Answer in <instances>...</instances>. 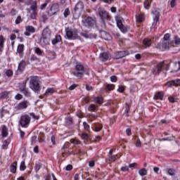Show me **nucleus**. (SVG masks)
I'll return each mask as SVG.
<instances>
[{
    "mask_svg": "<svg viewBox=\"0 0 180 180\" xmlns=\"http://www.w3.org/2000/svg\"><path fill=\"white\" fill-rule=\"evenodd\" d=\"M65 30L66 33V37L69 40H77V39H79V37L78 36V30H77V28L68 27Z\"/></svg>",
    "mask_w": 180,
    "mask_h": 180,
    "instance_id": "obj_1",
    "label": "nucleus"
},
{
    "mask_svg": "<svg viewBox=\"0 0 180 180\" xmlns=\"http://www.w3.org/2000/svg\"><path fill=\"white\" fill-rule=\"evenodd\" d=\"M51 39V31H50L48 28H46L43 30L42 37L40 39L41 44L44 46H47L50 43V40Z\"/></svg>",
    "mask_w": 180,
    "mask_h": 180,
    "instance_id": "obj_2",
    "label": "nucleus"
},
{
    "mask_svg": "<svg viewBox=\"0 0 180 180\" xmlns=\"http://www.w3.org/2000/svg\"><path fill=\"white\" fill-rule=\"evenodd\" d=\"M30 88L34 92L40 91V84H39V77L37 76L30 77Z\"/></svg>",
    "mask_w": 180,
    "mask_h": 180,
    "instance_id": "obj_3",
    "label": "nucleus"
},
{
    "mask_svg": "<svg viewBox=\"0 0 180 180\" xmlns=\"http://www.w3.org/2000/svg\"><path fill=\"white\" fill-rule=\"evenodd\" d=\"M30 116L27 115H22L20 118L19 124L21 127H29V124H30Z\"/></svg>",
    "mask_w": 180,
    "mask_h": 180,
    "instance_id": "obj_4",
    "label": "nucleus"
},
{
    "mask_svg": "<svg viewBox=\"0 0 180 180\" xmlns=\"http://www.w3.org/2000/svg\"><path fill=\"white\" fill-rule=\"evenodd\" d=\"M84 72L85 70L84 68V65L78 64L75 66V70L73 72V75H75V77H77V78H82Z\"/></svg>",
    "mask_w": 180,
    "mask_h": 180,
    "instance_id": "obj_5",
    "label": "nucleus"
},
{
    "mask_svg": "<svg viewBox=\"0 0 180 180\" xmlns=\"http://www.w3.org/2000/svg\"><path fill=\"white\" fill-rule=\"evenodd\" d=\"M83 26L86 27H92L96 25V19L91 17H86L82 20Z\"/></svg>",
    "mask_w": 180,
    "mask_h": 180,
    "instance_id": "obj_6",
    "label": "nucleus"
},
{
    "mask_svg": "<svg viewBox=\"0 0 180 180\" xmlns=\"http://www.w3.org/2000/svg\"><path fill=\"white\" fill-rule=\"evenodd\" d=\"M98 12L103 25H105V21H103L104 19H106L107 20H110V16H109V13H108V11H105V9L99 8Z\"/></svg>",
    "mask_w": 180,
    "mask_h": 180,
    "instance_id": "obj_7",
    "label": "nucleus"
},
{
    "mask_svg": "<svg viewBox=\"0 0 180 180\" xmlns=\"http://www.w3.org/2000/svg\"><path fill=\"white\" fill-rule=\"evenodd\" d=\"M60 11V5L58 4L55 3L53 4L49 10L48 11V15L50 16H53L54 15H56L57 12Z\"/></svg>",
    "mask_w": 180,
    "mask_h": 180,
    "instance_id": "obj_8",
    "label": "nucleus"
},
{
    "mask_svg": "<svg viewBox=\"0 0 180 180\" xmlns=\"http://www.w3.org/2000/svg\"><path fill=\"white\" fill-rule=\"evenodd\" d=\"M84 8L85 6L84 5V2L79 1L75 4V12H76V13H78L79 15H81Z\"/></svg>",
    "mask_w": 180,
    "mask_h": 180,
    "instance_id": "obj_9",
    "label": "nucleus"
},
{
    "mask_svg": "<svg viewBox=\"0 0 180 180\" xmlns=\"http://www.w3.org/2000/svg\"><path fill=\"white\" fill-rule=\"evenodd\" d=\"M162 67H164V61L159 63L156 66H155L152 70V73L154 75H157V74H160V72L162 71Z\"/></svg>",
    "mask_w": 180,
    "mask_h": 180,
    "instance_id": "obj_10",
    "label": "nucleus"
},
{
    "mask_svg": "<svg viewBox=\"0 0 180 180\" xmlns=\"http://www.w3.org/2000/svg\"><path fill=\"white\" fill-rule=\"evenodd\" d=\"M29 106V101H24L20 102L16 107L18 110H22V109H26Z\"/></svg>",
    "mask_w": 180,
    "mask_h": 180,
    "instance_id": "obj_11",
    "label": "nucleus"
},
{
    "mask_svg": "<svg viewBox=\"0 0 180 180\" xmlns=\"http://www.w3.org/2000/svg\"><path fill=\"white\" fill-rule=\"evenodd\" d=\"M34 32H36V29H34L33 26L28 25L25 27L24 34L25 36H30V34L34 33Z\"/></svg>",
    "mask_w": 180,
    "mask_h": 180,
    "instance_id": "obj_12",
    "label": "nucleus"
},
{
    "mask_svg": "<svg viewBox=\"0 0 180 180\" xmlns=\"http://www.w3.org/2000/svg\"><path fill=\"white\" fill-rule=\"evenodd\" d=\"M108 58H110V55L108 52L100 54V60H101V61H108Z\"/></svg>",
    "mask_w": 180,
    "mask_h": 180,
    "instance_id": "obj_13",
    "label": "nucleus"
},
{
    "mask_svg": "<svg viewBox=\"0 0 180 180\" xmlns=\"http://www.w3.org/2000/svg\"><path fill=\"white\" fill-rule=\"evenodd\" d=\"M117 26L119 27V29H120L122 33H126V32H127V28L124 27V25H123L122 20L117 21Z\"/></svg>",
    "mask_w": 180,
    "mask_h": 180,
    "instance_id": "obj_14",
    "label": "nucleus"
},
{
    "mask_svg": "<svg viewBox=\"0 0 180 180\" xmlns=\"http://www.w3.org/2000/svg\"><path fill=\"white\" fill-rule=\"evenodd\" d=\"M127 54H126V51H121L119 52H117L115 53V60H119L120 58H123V57H126Z\"/></svg>",
    "mask_w": 180,
    "mask_h": 180,
    "instance_id": "obj_15",
    "label": "nucleus"
},
{
    "mask_svg": "<svg viewBox=\"0 0 180 180\" xmlns=\"http://www.w3.org/2000/svg\"><path fill=\"white\" fill-rule=\"evenodd\" d=\"M154 23H158L160 22V11H155L153 12Z\"/></svg>",
    "mask_w": 180,
    "mask_h": 180,
    "instance_id": "obj_16",
    "label": "nucleus"
},
{
    "mask_svg": "<svg viewBox=\"0 0 180 180\" xmlns=\"http://www.w3.org/2000/svg\"><path fill=\"white\" fill-rule=\"evenodd\" d=\"M92 101L95 102V103H98V105H102L103 103V98L102 96H97V97H94L92 98Z\"/></svg>",
    "mask_w": 180,
    "mask_h": 180,
    "instance_id": "obj_17",
    "label": "nucleus"
},
{
    "mask_svg": "<svg viewBox=\"0 0 180 180\" xmlns=\"http://www.w3.org/2000/svg\"><path fill=\"white\" fill-rule=\"evenodd\" d=\"M18 169V162H14L10 166V172L12 174H16V169Z\"/></svg>",
    "mask_w": 180,
    "mask_h": 180,
    "instance_id": "obj_18",
    "label": "nucleus"
},
{
    "mask_svg": "<svg viewBox=\"0 0 180 180\" xmlns=\"http://www.w3.org/2000/svg\"><path fill=\"white\" fill-rule=\"evenodd\" d=\"M27 81H29V78H27L26 81L23 82L22 83L19 84L20 92H23L24 90L27 89V88H26V83Z\"/></svg>",
    "mask_w": 180,
    "mask_h": 180,
    "instance_id": "obj_19",
    "label": "nucleus"
},
{
    "mask_svg": "<svg viewBox=\"0 0 180 180\" xmlns=\"http://www.w3.org/2000/svg\"><path fill=\"white\" fill-rule=\"evenodd\" d=\"M24 49H25V45H23V44L18 45V49H17V52L18 53L20 57H21V58L23 57Z\"/></svg>",
    "mask_w": 180,
    "mask_h": 180,
    "instance_id": "obj_20",
    "label": "nucleus"
},
{
    "mask_svg": "<svg viewBox=\"0 0 180 180\" xmlns=\"http://www.w3.org/2000/svg\"><path fill=\"white\" fill-rule=\"evenodd\" d=\"M155 99H160V101H162L164 99V93L162 91H158L155 94Z\"/></svg>",
    "mask_w": 180,
    "mask_h": 180,
    "instance_id": "obj_21",
    "label": "nucleus"
},
{
    "mask_svg": "<svg viewBox=\"0 0 180 180\" xmlns=\"http://www.w3.org/2000/svg\"><path fill=\"white\" fill-rule=\"evenodd\" d=\"M93 127H94V131H101L102 130V124L99 123L93 124Z\"/></svg>",
    "mask_w": 180,
    "mask_h": 180,
    "instance_id": "obj_22",
    "label": "nucleus"
},
{
    "mask_svg": "<svg viewBox=\"0 0 180 180\" xmlns=\"http://www.w3.org/2000/svg\"><path fill=\"white\" fill-rule=\"evenodd\" d=\"M25 67H26V62H25V60H21L18 65V71H23Z\"/></svg>",
    "mask_w": 180,
    "mask_h": 180,
    "instance_id": "obj_23",
    "label": "nucleus"
},
{
    "mask_svg": "<svg viewBox=\"0 0 180 180\" xmlns=\"http://www.w3.org/2000/svg\"><path fill=\"white\" fill-rule=\"evenodd\" d=\"M1 134L3 137H8V128L6 125L2 126Z\"/></svg>",
    "mask_w": 180,
    "mask_h": 180,
    "instance_id": "obj_24",
    "label": "nucleus"
},
{
    "mask_svg": "<svg viewBox=\"0 0 180 180\" xmlns=\"http://www.w3.org/2000/svg\"><path fill=\"white\" fill-rule=\"evenodd\" d=\"M167 174L170 176H175V175H176V170H175V169H172V168L168 169Z\"/></svg>",
    "mask_w": 180,
    "mask_h": 180,
    "instance_id": "obj_25",
    "label": "nucleus"
},
{
    "mask_svg": "<svg viewBox=\"0 0 180 180\" xmlns=\"http://www.w3.org/2000/svg\"><path fill=\"white\" fill-rule=\"evenodd\" d=\"M30 9H31V11H37V2L36 1H33L31 3Z\"/></svg>",
    "mask_w": 180,
    "mask_h": 180,
    "instance_id": "obj_26",
    "label": "nucleus"
},
{
    "mask_svg": "<svg viewBox=\"0 0 180 180\" xmlns=\"http://www.w3.org/2000/svg\"><path fill=\"white\" fill-rule=\"evenodd\" d=\"M54 92H56L54 88H48L45 92V96H49L50 95H52V94H54Z\"/></svg>",
    "mask_w": 180,
    "mask_h": 180,
    "instance_id": "obj_27",
    "label": "nucleus"
},
{
    "mask_svg": "<svg viewBox=\"0 0 180 180\" xmlns=\"http://www.w3.org/2000/svg\"><path fill=\"white\" fill-rule=\"evenodd\" d=\"M143 46H145V47H150L151 46V39H145L143 41Z\"/></svg>",
    "mask_w": 180,
    "mask_h": 180,
    "instance_id": "obj_28",
    "label": "nucleus"
},
{
    "mask_svg": "<svg viewBox=\"0 0 180 180\" xmlns=\"http://www.w3.org/2000/svg\"><path fill=\"white\" fill-rule=\"evenodd\" d=\"M5 43V38H4V36L0 35V51H2L4 49V44Z\"/></svg>",
    "mask_w": 180,
    "mask_h": 180,
    "instance_id": "obj_29",
    "label": "nucleus"
},
{
    "mask_svg": "<svg viewBox=\"0 0 180 180\" xmlns=\"http://www.w3.org/2000/svg\"><path fill=\"white\" fill-rule=\"evenodd\" d=\"M60 41H61V36L56 35L55 39L52 40V44H57V43H60Z\"/></svg>",
    "mask_w": 180,
    "mask_h": 180,
    "instance_id": "obj_30",
    "label": "nucleus"
},
{
    "mask_svg": "<svg viewBox=\"0 0 180 180\" xmlns=\"http://www.w3.org/2000/svg\"><path fill=\"white\" fill-rule=\"evenodd\" d=\"M48 20H49V17L46 15V13H42L41 15V22L46 23V22H47Z\"/></svg>",
    "mask_w": 180,
    "mask_h": 180,
    "instance_id": "obj_31",
    "label": "nucleus"
},
{
    "mask_svg": "<svg viewBox=\"0 0 180 180\" xmlns=\"http://www.w3.org/2000/svg\"><path fill=\"white\" fill-rule=\"evenodd\" d=\"M106 91H113L115 89V84H108L105 86Z\"/></svg>",
    "mask_w": 180,
    "mask_h": 180,
    "instance_id": "obj_32",
    "label": "nucleus"
},
{
    "mask_svg": "<svg viewBox=\"0 0 180 180\" xmlns=\"http://www.w3.org/2000/svg\"><path fill=\"white\" fill-rule=\"evenodd\" d=\"M102 37L103 39H104L105 40H110V34H109L107 32H102Z\"/></svg>",
    "mask_w": 180,
    "mask_h": 180,
    "instance_id": "obj_33",
    "label": "nucleus"
},
{
    "mask_svg": "<svg viewBox=\"0 0 180 180\" xmlns=\"http://www.w3.org/2000/svg\"><path fill=\"white\" fill-rule=\"evenodd\" d=\"M139 175H141V176H144L147 175V170L145 168H142V169H139Z\"/></svg>",
    "mask_w": 180,
    "mask_h": 180,
    "instance_id": "obj_34",
    "label": "nucleus"
},
{
    "mask_svg": "<svg viewBox=\"0 0 180 180\" xmlns=\"http://www.w3.org/2000/svg\"><path fill=\"white\" fill-rule=\"evenodd\" d=\"M8 95H9V91H4L0 94V99H5V98H8Z\"/></svg>",
    "mask_w": 180,
    "mask_h": 180,
    "instance_id": "obj_35",
    "label": "nucleus"
},
{
    "mask_svg": "<svg viewBox=\"0 0 180 180\" xmlns=\"http://www.w3.org/2000/svg\"><path fill=\"white\" fill-rule=\"evenodd\" d=\"M130 105H129V103H126V106H125V116L127 117H128L129 116V112H130Z\"/></svg>",
    "mask_w": 180,
    "mask_h": 180,
    "instance_id": "obj_36",
    "label": "nucleus"
},
{
    "mask_svg": "<svg viewBox=\"0 0 180 180\" xmlns=\"http://www.w3.org/2000/svg\"><path fill=\"white\" fill-rule=\"evenodd\" d=\"M38 13H39L37 12V11H32L30 15V19H36V18H37Z\"/></svg>",
    "mask_w": 180,
    "mask_h": 180,
    "instance_id": "obj_37",
    "label": "nucleus"
},
{
    "mask_svg": "<svg viewBox=\"0 0 180 180\" xmlns=\"http://www.w3.org/2000/svg\"><path fill=\"white\" fill-rule=\"evenodd\" d=\"M49 3H50V0H46L44 4L40 6V9L41 11H43V9H46V8L47 7V5H49Z\"/></svg>",
    "mask_w": 180,
    "mask_h": 180,
    "instance_id": "obj_38",
    "label": "nucleus"
},
{
    "mask_svg": "<svg viewBox=\"0 0 180 180\" xmlns=\"http://www.w3.org/2000/svg\"><path fill=\"white\" fill-rule=\"evenodd\" d=\"M88 110L89 112H95V110H96V105H95V104H91L89 106Z\"/></svg>",
    "mask_w": 180,
    "mask_h": 180,
    "instance_id": "obj_39",
    "label": "nucleus"
},
{
    "mask_svg": "<svg viewBox=\"0 0 180 180\" xmlns=\"http://www.w3.org/2000/svg\"><path fill=\"white\" fill-rule=\"evenodd\" d=\"M70 13H71V12L70 11V8H65L63 12L64 18H68V16H70Z\"/></svg>",
    "mask_w": 180,
    "mask_h": 180,
    "instance_id": "obj_40",
    "label": "nucleus"
},
{
    "mask_svg": "<svg viewBox=\"0 0 180 180\" xmlns=\"http://www.w3.org/2000/svg\"><path fill=\"white\" fill-rule=\"evenodd\" d=\"M136 20L137 22H143L144 20V15H136Z\"/></svg>",
    "mask_w": 180,
    "mask_h": 180,
    "instance_id": "obj_41",
    "label": "nucleus"
},
{
    "mask_svg": "<svg viewBox=\"0 0 180 180\" xmlns=\"http://www.w3.org/2000/svg\"><path fill=\"white\" fill-rule=\"evenodd\" d=\"M169 37H171L169 34H165L164 36V40L165 41H167V46H169Z\"/></svg>",
    "mask_w": 180,
    "mask_h": 180,
    "instance_id": "obj_42",
    "label": "nucleus"
},
{
    "mask_svg": "<svg viewBox=\"0 0 180 180\" xmlns=\"http://www.w3.org/2000/svg\"><path fill=\"white\" fill-rule=\"evenodd\" d=\"M174 67H175V68H174L175 72H178V71L180 70V61L176 62Z\"/></svg>",
    "mask_w": 180,
    "mask_h": 180,
    "instance_id": "obj_43",
    "label": "nucleus"
},
{
    "mask_svg": "<svg viewBox=\"0 0 180 180\" xmlns=\"http://www.w3.org/2000/svg\"><path fill=\"white\" fill-rule=\"evenodd\" d=\"M21 94H23V95L27 97L30 96V91H29V89H26L25 90L21 91Z\"/></svg>",
    "mask_w": 180,
    "mask_h": 180,
    "instance_id": "obj_44",
    "label": "nucleus"
},
{
    "mask_svg": "<svg viewBox=\"0 0 180 180\" xmlns=\"http://www.w3.org/2000/svg\"><path fill=\"white\" fill-rule=\"evenodd\" d=\"M23 22V20H22V17L20 15H18L15 19V25H20V23H22Z\"/></svg>",
    "mask_w": 180,
    "mask_h": 180,
    "instance_id": "obj_45",
    "label": "nucleus"
},
{
    "mask_svg": "<svg viewBox=\"0 0 180 180\" xmlns=\"http://www.w3.org/2000/svg\"><path fill=\"white\" fill-rule=\"evenodd\" d=\"M20 171H25V169H26V165H25V161H22L20 162Z\"/></svg>",
    "mask_w": 180,
    "mask_h": 180,
    "instance_id": "obj_46",
    "label": "nucleus"
},
{
    "mask_svg": "<svg viewBox=\"0 0 180 180\" xmlns=\"http://www.w3.org/2000/svg\"><path fill=\"white\" fill-rule=\"evenodd\" d=\"M176 82H175V81H170V82H167V83H166V85H167V86H169V88H170V86H175L176 85Z\"/></svg>",
    "mask_w": 180,
    "mask_h": 180,
    "instance_id": "obj_47",
    "label": "nucleus"
},
{
    "mask_svg": "<svg viewBox=\"0 0 180 180\" xmlns=\"http://www.w3.org/2000/svg\"><path fill=\"white\" fill-rule=\"evenodd\" d=\"M80 178H84V176L82 174H81L80 173L79 174H75L74 176V179L75 180H79Z\"/></svg>",
    "mask_w": 180,
    "mask_h": 180,
    "instance_id": "obj_48",
    "label": "nucleus"
},
{
    "mask_svg": "<svg viewBox=\"0 0 180 180\" xmlns=\"http://www.w3.org/2000/svg\"><path fill=\"white\" fill-rule=\"evenodd\" d=\"M150 4H151V2H150V1L146 0L143 4L145 9H148V8H150Z\"/></svg>",
    "mask_w": 180,
    "mask_h": 180,
    "instance_id": "obj_49",
    "label": "nucleus"
},
{
    "mask_svg": "<svg viewBox=\"0 0 180 180\" xmlns=\"http://www.w3.org/2000/svg\"><path fill=\"white\" fill-rule=\"evenodd\" d=\"M70 143H72V144H81V141L78 139H70Z\"/></svg>",
    "mask_w": 180,
    "mask_h": 180,
    "instance_id": "obj_50",
    "label": "nucleus"
},
{
    "mask_svg": "<svg viewBox=\"0 0 180 180\" xmlns=\"http://www.w3.org/2000/svg\"><path fill=\"white\" fill-rule=\"evenodd\" d=\"M96 117H98L94 114L89 115V119L90 122H94V120H95V119H96Z\"/></svg>",
    "mask_w": 180,
    "mask_h": 180,
    "instance_id": "obj_51",
    "label": "nucleus"
},
{
    "mask_svg": "<svg viewBox=\"0 0 180 180\" xmlns=\"http://www.w3.org/2000/svg\"><path fill=\"white\" fill-rule=\"evenodd\" d=\"M124 89H126V86H120L117 89V91L120 92V94H123L124 92Z\"/></svg>",
    "mask_w": 180,
    "mask_h": 180,
    "instance_id": "obj_52",
    "label": "nucleus"
},
{
    "mask_svg": "<svg viewBox=\"0 0 180 180\" xmlns=\"http://www.w3.org/2000/svg\"><path fill=\"white\" fill-rule=\"evenodd\" d=\"M34 51L38 56H41V54H43V52L40 48H35Z\"/></svg>",
    "mask_w": 180,
    "mask_h": 180,
    "instance_id": "obj_53",
    "label": "nucleus"
},
{
    "mask_svg": "<svg viewBox=\"0 0 180 180\" xmlns=\"http://www.w3.org/2000/svg\"><path fill=\"white\" fill-rule=\"evenodd\" d=\"M174 43L177 45L180 44V38L177 35L174 36Z\"/></svg>",
    "mask_w": 180,
    "mask_h": 180,
    "instance_id": "obj_54",
    "label": "nucleus"
},
{
    "mask_svg": "<svg viewBox=\"0 0 180 180\" xmlns=\"http://www.w3.org/2000/svg\"><path fill=\"white\" fill-rule=\"evenodd\" d=\"M17 11L15 8H11L10 11V15L11 16H16Z\"/></svg>",
    "mask_w": 180,
    "mask_h": 180,
    "instance_id": "obj_55",
    "label": "nucleus"
},
{
    "mask_svg": "<svg viewBox=\"0 0 180 180\" xmlns=\"http://www.w3.org/2000/svg\"><path fill=\"white\" fill-rule=\"evenodd\" d=\"M171 8H175L176 6V0H172L170 2Z\"/></svg>",
    "mask_w": 180,
    "mask_h": 180,
    "instance_id": "obj_56",
    "label": "nucleus"
},
{
    "mask_svg": "<svg viewBox=\"0 0 180 180\" xmlns=\"http://www.w3.org/2000/svg\"><path fill=\"white\" fill-rule=\"evenodd\" d=\"M110 79L111 82H116L117 81V77H116L115 75L111 76L110 77Z\"/></svg>",
    "mask_w": 180,
    "mask_h": 180,
    "instance_id": "obj_57",
    "label": "nucleus"
},
{
    "mask_svg": "<svg viewBox=\"0 0 180 180\" xmlns=\"http://www.w3.org/2000/svg\"><path fill=\"white\" fill-rule=\"evenodd\" d=\"M22 98H23V96H22V94H18L15 96V99H16V101H20V99H22Z\"/></svg>",
    "mask_w": 180,
    "mask_h": 180,
    "instance_id": "obj_58",
    "label": "nucleus"
},
{
    "mask_svg": "<svg viewBox=\"0 0 180 180\" xmlns=\"http://www.w3.org/2000/svg\"><path fill=\"white\" fill-rule=\"evenodd\" d=\"M13 75V72H12V70H6V75H7V77H12Z\"/></svg>",
    "mask_w": 180,
    "mask_h": 180,
    "instance_id": "obj_59",
    "label": "nucleus"
},
{
    "mask_svg": "<svg viewBox=\"0 0 180 180\" xmlns=\"http://www.w3.org/2000/svg\"><path fill=\"white\" fill-rule=\"evenodd\" d=\"M109 161H112V162H115V161H116V155L110 156Z\"/></svg>",
    "mask_w": 180,
    "mask_h": 180,
    "instance_id": "obj_60",
    "label": "nucleus"
},
{
    "mask_svg": "<svg viewBox=\"0 0 180 180\" xmlns=\"http://www.w3.org/2000/svg\"><path fill=\"white\" fill-rule=\"evenodd\" d=\"M30 116H31L32 117H33V119H35L36 120H39V116L34 115V113L33 112L30 113Z\"/></svg>",
    "mask_w": 180,
    "mask_h": 180,
    "instance_id": "obj_61",
    "label": "nucleus"
},
{
    "mask_svg": "<svg viewBox=\"0 0 180 180\" xmlns=\"http://www.w3.org/2000/svg\"><path fill=\"white\" fill-rule=\"evenodd\" d=\"M89 137L88 134H82V139H83V140H88Z\"/></svg>",
    "mask_w": 180,
    "mask_h": 180,
    "instance_id": "obj_62",
    "label": "nucleus"
},
{
    "mask_svg": "<svg viewBox=\"0 0 180 180\" xmlns=\"http://www.w3.org/2000/svg\"><path fill=\"white\" fill-rule=\"evenodd\" d=\"M84 125V129H86V131L89 130V125L86 122L83 123Z\"/></svg>",
    "mask_w": 180,
    "mask_h": 180,
    "instance_id": "obj_63",
    "label": "nucleus"
},
{
    "mask_svg": "<svg viewBox=\"0 0 180 180\" xmlns=\"http://www.w3.org/2000/svg\"><path fill=\"white\" fill-rule=\"evenodd\" d=\"M72 169V166L71 165H68L65 167V170L66 171H71Z\"/></svg>",
    "mask_w": 180,
    "mask_h": 180,
    "instance_id": "obj_64",
    "label": "nucleus"
}]
</instances>
